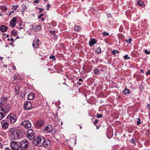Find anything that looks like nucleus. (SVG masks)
Returning <instances> with one entry per match:
<instances>
[{"instance_id":"obj_38","label":"nucleus","mask_w":150,"mask_h":150,"mask_svg":"<svg viewBox=\"0 0 150 150\" xmlns=\"http://www.w3.org/2000/svg\"><path fill=\"white\" fill-rule=\"evenodd\" d=\"M50 5L49 4H47V10H49L50 8Z\"/></svg>"},{"instance_id":"obj_8","label":"nucleus","mask_w":150,"mask_h":150,"mask_svg":"<svg viewBox=\"0 0 150 150\" xmlns=\"http://www.w3.org/2000/svg\"><path fill=\"white\" fill-rule=\"evenodd\" d=\"M32 108V104L30 102L27 101L24 103V108L26 110H29L31 109Z\"/></svg>"},{"instance_id":"obj_30","label":"nucleus","mask_w":150,"mask_h":150,"mask_svg":"<svg viewBox=\"0 0 150 150\" xmlns=\"http://www.w3.org/2000/svg\"><path fill=\"white\" fill-rule=\"evenodd\" d=\"M132 41L131 38H129L128 40H126L125 41L127 43H128L129 44H131Z\"/></svg>"},{"instance_id":"obj_35","label":"nucleus","mask_w":150,"mask_h":150,"mask_svg":"<svg viewBox=\"0 0 150 150\" xmlns=\"http://www.w3.org/2000/svg\"><path fill=\"white\" fill-rule=\"evenodd\" d=\"M11 34L12 35H13L14 36H16L17 33L15 31L13 30L11 32Z\"/></svg>"},{"instance_id":"obj_27","label":"nucleus","mask_w":150,"mask_h":150,"mask_svg":"<svg viewBox=\"0 0 150 150\" xmlns=\"http://www.w3.org/2000/svg\"><path fill=\"white\" fill-rule=\"evenodd\" d=\"M2 11H6L7 10V8L6 6H3L1 7Z\"/></svg>"},{"instance_id":"obj_34","label":"nucleus","mask_w":150,"mask_h":150,"mask_svg":"<svg viewBox=\"0 0 150 150\" xmlns=\"http://www.w3.org/2000/svg\"><path fill=\"white\" fill-rule=\"evenodd\" d=\"M103 117V115L102 114H99L98 113L97 114V117L98 118H99L102 117Z\"/></svg>"},{"instance_id":"obj_7","label":"nucleus","mask_w":150,"mask_h":150,"mask_svg":"<svg viewBox=\"0 0 150 150\" xmlns=\"http://www.w3.org/2000/svg\"><path fill=\"white\" fill-rule=\"evenodd\" d=\"M10 146L13 150H19V145L17 142L15 141H11L10 142Z\"/></svg>"},{"instance_id":"obj_5","label":"nucleus","mask_w":150,"mask_h":150,"mask_svg":"<svg viewBox=\"0 0 150 150\" xmlns=\"http://www.w3.org/2000/svg\"><path fill=\"white\" fill-rule=\"evenodd\" d=\"M6 118L9 120L12 124H14L17 120L16 116L14 114H10L6 117Z\"/></svg>"},{"instance_id":"obj_20","label":"nucleus","mask_w":150,"mask_h":150,"mask_svg":"<svg viewBox=\"0 0 150 150\" xmlns=\"http://www.w3.org/2000/svg\"><path fill=\"white\" fill-rule=\"evenodd\" d=\"M137 4L141 7H144L145 6L144 4L140 0H138L137 2Z\"/></svg>"},{"instance_id":"obj_6","label":"nucleus","mask_w":150,"mask_h":150,"mask_svg":"<svg viewBox=\"0 0 150 150\" xmlns=\"http://www.w3.org/2000/svg\"><path fill=\"white\" fill-rule=\"evenodd\" d=\"M26 135H27V137L29 139L32 140L34 138L35 134L34 132L32 129H30L28 130Z\"/></svg>"},{"instance_id":"obj_48","label":"nucleus","mask_w":150,"mask_h":150,"mask_svg":"<svg viewBox=\"0 0 150 150\" xmlns=\"http://www.w3.org/2000/svg\"><path fill=\"white\" fill-rule=\"evenodd\" d=\"M4 150H11L10 149V148H9L8 147H6L5 148Z\"/></svg>"},{"instance_id":"obj_2","label":"nucleus","mask_w":150,"mask_h":150,"mask_svg":"<svg viewBox=\"0 0 150 150\" xmlns=\"http://www.w3.org/2000/svg\"><path fill=\"white\" fill-rule=\"evenodd\" d=\"M19 147L21 150H25L28 146V141L27 139H24L20 142Z\"/></svg>"},{"instance_id":"obj_46","label":"nucleus","mask_w":150,"mask_h":150,"mask_svg":"<svg viewBox=\"0 0 150 150\" xmlns=\"http://www.w3.org/2000/svg\"><path fill=\"white\" fill-rule=\"evenodd\" d=\"M98 120L97 119L94 122V124L96 125L98 122Z\"/></svg>"},{"instance_id":"obj_4","label":"nucleus","mask_w":150,"mask_h":150,"mask_svg":"<svg viewBox=\"0 0 150 150\" xmlns=\"http://www.w3.org/2000/svg\"><path fill=\"white\" fill-rule=\"evenodd\" d=\"M43 137L41 136H38L35 138L33 141V143L35 146L38 145L42 146L41 143L43 140Z\"/></svg>"},{"instance_id":"obj_44","label":"nucleus","mask_w":150,"mask_h":150,"mask_svg":"<svg viewBox=\"0 0 150 150\" xmlns=\"http://www.w3.org/2000/svg\"><path fill=\"white\" fill-rule=\"evenodd\" d=\"M39 9L40 10L39 11V13H41L43 11H44V10L43 9L41 8H39Z\"/></svg>"},{"instance_id":"obj_53","label":"nucleus","mask_w":150,"mask_h":150,"mask_svg":"<svg viewBox=\"0 0 150 150\" xmlns=\"http://www.w3.org/2000/svg\"><path fill=\"white\" fill-rule=\"evenodd\" d=\"M40 18L41 19V20L42 21H44V20H45V19H44V18Z\"/></svg>"},{"instance_id":"obj_62","label":"nucleus","mask_w":150,"mask_h":150,"mask_svg":"<svg viewBox=\"0 0 150 150\" xmlns=\"http://www.w3.org/2000/svg\"><path fill=\"white\" fill-rule=\"evenodd\" d=\"M13 42H12V43H11L10 44V45H12V44H13Z\"/></svg>"},{"instance_id":"obj_32","label":"nucleus","mask_w":150,"mask_h":150,"mask_svg":"<svg viewBox=\"0 0 150 150\" xmlns=\"http://www.w3.org/2000/svg\"><path fill=\"white\" fill-rule=\"evenodd\" d=\"M49 59H52L53 60H55L56 59V57L55 56H53L52 55H51L49 57Z\"/></svg>"},{"instance_id":"obj_55","label":"nucleus","mask_w":150,"mask_h":150,"mask_svg":"<svg viewBox=\"0 0 150 150\" xmlns=\"http://www.w3.org/2000/svg\"><path fill=\"white\" fill-rule=\"evenodd\" d=\"M13 68H14V69H16V68L15 66H13Z\"/></svg>"},{"instance_id":"obj_1","label":"nucleus","mask_w":150,"mask_h":150,"mask_svg":"<svg viewBox=\"0 0 150 150\" xmlns=\"http://www.w3.org/2000/svg\"><path fill=\"white\" fill-rule=\"evenodd\" d=\"M9 132L10 138L12 140L19 139L23 137V134L19 129L13 127L10 129Z\"/></svg>"},{"instance_id":"obj_64","label":"nucleus","mask_w":150,"mask_h":150,"mask_svg":"<svg viewBox=\"0 0 150 150\" xmlns=\"http://www.w3.org/2000/svg\"><path fill=\"white\" fill-rule=\"evenodd\" d=\"M30 35H31V34L30 33H28Z\"/></svg>"},{"instance_id":"obj_17","label":"nucleus","mask_w":150,"mask_h":150,"mask_svg":"<svg viewBox=\"0 0 150 150\" xmlns=\"http://www.w3.org/2000/svg\"><path fill=\"white\" fill-rule=\"evenodd\" d=\"M52 130V127L51 126H47L44 128V132L45 133H49Z\"/></svg>"},{"instance_id":"obj_9","label":"nucleus","mask_w":150,"mask_h":150,"mask_svg":"<svg viewBox=\"0 0 150 150\" xmlns=\"http://www.w3.org/2000/svg\"><path fill=\"white\" fill-rule=\"evenodd\" d=\"M21 125L23 126L26 128H29L31 126V123L28 120H25L21 122L20 124Z\"/></svg>"},{"instance_id":"obj_37","label":"nucleus","mask_w":150,"mask_h":150,"mask_svg":"<svg viewBox=\"0 0 150 150\" xmlns=\"http://www.w3.org/2000/svg\"><path fill=\"white\" fill-rule=\"evenodd\" d=\"M124 58L125 59H130V57H128L127 55H126L124 56Z\"/></svg>"},{"instance_id":"obj_40","label":"nucleus","mask_w":150,"mask_h":150,"mask_svg":"<svg viewBox=\"0 0 150 150\" xmlns=\"http://www.w3.org/2000/svg\"><path fill=\"white\" fill-rule=\"evenodd\" d=\"M130 142H132L133 144H134L135 143V142L134 141V139L133 138L132 139L131 141H130Z\"/></svg>"},{"instance_id":"obj_42","label":"nucleus","mask_w":150,"mask_h":150,"mask_svg":"<svg viewBox=\"0 0 150 150\" xmlns=\"http://www.w3.org/2000/svg\"><path fill=\"white\" fill-rule=\"evenodd\" d=\"M34 3L35 4H38L40 2L39 0H35L33 1Z\"/></svg>"},{"instance_id":"obj_50","label":"nucleus","mask_w":150,"mask_h":150,"mask_svg":"<svg viewBox=\"0 0 150 150\" xmlns=\"http://www.w3.org/2000/svg\"><path fill=\"white\" fill-rule=\"evenodd\" d=\"M3 147V145L2 144H1V143H0V148H2Z\"/></svg>"},{"instance_id":"obj_39","label":"nucleus","mask_w":150,"mask_h":150,"mask_svg":"<svg viewBox=\"0 0 150 150\" xmlns=\"http://www.w3.org/2000/svg\"><path fill=\"white\" fill-rule=\"evenodd\" d=\"M144 52L146 54H150V51H148L146 49L144 50Z\"/></svg>"},{"instance_id":"obj_22","label":"nucleus","mask_w":150,"mask_h":150,"mask_svg":"<svg viewBox=\"0 0 150 150\" xmlns=\"http://www.w3.org/2000/svg\"><path fill=\"white\" fill-rule=\"evenodd\" d=\"M122 93H124L125 95H126L127 94H129L130 93V91L127 88H125L124 90L122 91Z\"/></svg>"},{"instance_id":"obj_57","label":"nucleus","mask_w":150,"mask_h":150,"mask_svg":"<svg viewBox=\"0 0 150 150\" xmlns=\"http://www.w3.org/2000/svg\"><path fill=\"white\" fill-rule=\"evenodd\" d=\"M11 12H9V13L8 15H9V16H10V15H11Z\"/></svg>"},{"instance_id":"obj_33","label":"nucleus","mask_w":150,"mask_h":150,"mask_svg":"<svg viewBox=\"0 0 150 150\" xmlns=\"http://www.w3.org/2000/svg\"><path fill=\"white\" fill-rule=\"evenodd\" d=\"M15 92L16 93V94H18L19 93L18 88V89H17V88H15Z\"/></svg>"},{"instance_id":"obj_28","label":"nucleus","mask_w":150,"mask_h":150,"mask_svg":"<svg viewBox=\"0 0 150 150\" xmlns=\"http://www.w3.org/2000/svg\"><path fill=\"white\" fill-rule=\"evenodd\" d=\"M18 7V5H13L12 6V9L13 10H16Z\"/></svg>"},{"instance_id":"obj_11","label":"nucleus","mask_w":150,"mask_h":150,"mask_svg":"<svg viewBox=\"0 0 150 150\" xmlns=\"http://www.w3.org/2000/svg\"><path fill=\"white\" fill-rule=\"evenodd\" d=\"M42 141V142L41 143L42 146L43 145L45 147H47L50 144V140L47 139H45L44 137H43Z\"/></svg>"},{"instance_id":"obj_3","label":"nucleus","mask_w":150,"mask_h":150,"mask_svg":"<svg viewBox=\"0 0 150 150\" xmlns=\"http://www.w3.org/2000/svg\"><path fill=\"white\" fill-rule=\"evenodd\" d=\"M9 105V104L7 103L5 105L0 106L1 108V110L3 111L5 114H7L11 110L10 108Z\"/></svg>"},{"instance_id":"obj_23","label":"nucleus","mask_w":150,"mask_h":150,"mask_svg":"<svg viewBox=\"0 0 150 150\" xmlns=\"http://www.w3.org/2000/svg\"><path fill=\"white\" fill-rule=\"evenodd\" d=\"M74 30L76 31H79L81 30V27L79 26H76L74 28Z\"/></svg>"},{"instance_id":"obj_19","label":"nucleus","mask_w":150,"mask_h":150,"mask_svg":"<svg viewBox=\"0 0 150 150\" xmlns=\"http://www.w3.org/2000/svg\"><path fill=\"white\" fill-rule=\"evenodd\" d=\"M89 43L90 46L91 47L92 45L96 43V40L92 38L90 39Z\"/></svg>"},{"instance_id":"obj_60","label":"nucleus","mask_w":150,"mask_h":150,"mask_svg":"<svg viewBox=\"0 0 150 150\" xmlns=\"http://www.w3.org/2000/svg\"><path fill=\"white\" fill-rule=\"evenodd\" d=\"M92 9L93 10H95V8H94V7H93V8H92Z\"/></svg>"},{"instance_id":"obj_26","label":"nucleus","mask_w":150,"mask_h":150,"mask_svg":"<svg viewBox=\"0 0 150 150\" xmlns=\"http://www.w3.org/2000/svg\"><path fill=\"white\" fill-rule=\"evenodd\" d=\"M5 116V115L3 113L0 112V121Z\"/></svg>"},{"instance_id":"obj_41","label":"nucleus","mask_w":150,"mask_h":150,"mask_svg":"<svg viewBox=\"0 0 150 150\" xmlns=\"http://www.w3.org/2000/svg\"><path fill=\"white\" fill-rule=\"evenodd\" d=\"M103 34V35H108L109 34L108 33H106L105 31H104Z\"/></svg>"},{"instance_id":"obj_12","label":"nucleus","mask_w":150,"mask_h":150,"mask_svg":"<svg viewBox=\"0 0 150 150\" xmlns=\"http://www.w3.org/2000/svg\"><path fill=\"white\" fill-rule=\"evenodd\" d=\"M1 124L2 128L4 129H6L8 127V124L6 120H2L1 121Z\"/></svg>"},{"instance_id":"obj_47","label":"nucleus","mask_w":150,"mask_h":150,"mask_svg":"<svg viewBox=\"0 0 150 150\" xmlns=\"http://www.w3.org/2000/svg\"><path fill=\"white\" fill-rule=\"evenodd\" d=\"M50 32L51 34H54L55 33V31L50 30Z\"/></svg>"},{"instance_id":"obj_58","label":"nucleus","mask_w":150,"mask_h":150,"mask_svg":"<svg viewBox=\"0 0 150 150\" xmlns=\"http://www.w3.org/2000/svg\"><path fill=\"white\" fill-rule=\"evenodd\" d=\"M10 12H11V13H13L14 12V11H11Z\"/></svg>"},{"instance_id":"obj_21","label":"nucleus","mask_w":150,"mask_h":150,"mask_svg":"<svg viewBox=\"0 0 150 150\" xmlns=\"http://www.w3.org/2000/svg\"><path fill=\"white\" fill-rule=\"evenodd\" d=\"M7 27L3 25H1L0 27V30L2 32H5L7 30Z\"/></svg>"},{"instance_id":"obj_59","label":"nucleus","mask_w":150,"mask_h":150,"mask_svg":"<svg viewBox=\"0 0 150 150\" xmlns=\"http://www.w3.org/2000/svg\"><path fill=\"white\" fill-rule=\"evenodd\" d=\"M9 37V35H6V37L8 38Z\"/></svg>"},{"instance_id":"obj_16","label":"nucleus","mask_w":150,"mask_h":150,"mask_svg":"<svg viewBox=\"0 0 150 150\" xmlns=\"http://www.w3.org/2000/svg\"><path fill=\"white\" fill-rule=\"evenodd\" d=\"M32 29L35 32H38L41 29V27L40 25H38L36 26H34L33 25H32Z\"/></svg>"},{"instance_id":"obj_49","label":"nucleus","mask_w":150,"mask_h":150,"mask_svg":"<svg viewBox=\"0 0 150 150\" xmlns=\"http://www.w3.org/2000/svg\"><path fill=\"white\" fill-rule=\"evenodd\" d=\"M10 40L11 41H12V42H14V40L13 39V38H11L10 39Z\"/></svg>"},{"instance_id":"obj_15","label":"nucleus","mask_w":150,"mask_h":150,"mask_svg":"<svg viewBox=\"0 0 150 150\" xmlns=\"http://www.w3.org/2000/svg\"><path fill=\"white\" fill-rule=\"evenodd\" d=\"M7 99L5 97H2L1 98V102L0 103V106L6 104L7 101Z\"/></svg>"},{"instance_id":"obj_43","label":"nucleus","mask_w":150,"mask_h":150,"mask_svg":"<svg viewBox=\"0 0 150 150\" xmlns=\"http://www.w3.org/2000/svg\"><path fill=\"white\" fill-rule=\"evenodd\" d=\"M44 16V14L43 13H41V14H40L39 16L38 17V18L39 19H40V18H41V17L42 16Z\"/></svg>"},{"instance_id":"obj_13","label":"nucleus","mask_w":150,"mask_h":150,"mask_svg":"<svg viewBox=\"0 0 150 150\" xmlns=\"http://www.w3.org/2000/svg\"><path fill=\"white\" fill-rule=\"evenodd\" d=\"M40 42V41L38 39H35L34 40L32 44L33 47L35 48H37L39 44V43Z\"/></svg>"},{"instance_id":"obj_10","label":"nucleus","mask_w":150,"mask_h":150,"mask_svg":"<svg viewBox=\"0 0 150 150\" xmlns=\"http://www.w3.org/2000/svg\"><path fill=\"white\" fill-rule=\"evenodd\" d=\"M45 124V122L41 119L38 120L36 122L35 124L36 126L38 128H40L42 127Z\"/></svg>"},{"instance_id":"obj_14","label":"nucleus","mask_w":150,"mask_h":150,"mask_svg":"<svg viewBox=\"0 0 150 150\" xmlns=\"http://www.w3.org/2000/svg\"><path fill=\"white\" fill-rule=\"evenodd\" d=\"M17 20V18L16 17H14L11 20L10 22V26L14 27L16 25V21Z\"/></svg>"},{"instance_id":"obj_31","label":"nucleus","mask_w":150,"mask_h":150,"mask_svg":"<svg viewBox=\"0 0 150 150\" xmlns=\"http://www.w3.org/2000/svg\"><path fill=\"white\" fill-rule=\"evenodd\" d=\"M99 72V70L98 69H95L94 70V73L96 75H97L98 74Z\"/></svg>"},{"instance_id":"obj_54","label":"nucleus","mask_w":150,"mask_h":150,"mask_svg":"<svg viewBox=\"0 0 150 150\" xmlns=\"http://www.w3.org/2000/svg\"><path fill=\"white\" fill-rule=\"evenodd\" d=\"M77 83L79 85H81V83H79L78 82H77Z\"/></svg>"},{"instance_id":"obj_36","label":"nucleus","mask_w":150,"mask_h":150,"mask_svg":"<svg viewBox=\"0 0 150 150\" xmlns=\"http://www.w3.org/2000/svg\"><path fill=\"white\" fill-rule=\"evenodd\" d=\"M141 120L139 118H138V120L137 121V125H139L141 124Z\"/></svg>"},{"instance_id":"obj_61","label":"nucleus","mask_w":150,"mask_h":150,"mask_svg":"<svg viewBox=\"0 0 150 150\" xmlns=\"http://www.w3.org/2000/svg\"><path fill=\"white\" fill-rule=\"evenodd\" d=\"M10 39L9 38H8L7 39V41H9V40H10Z\"/></svg>"},{"instance_id":"obj_24","label":"nucleus","mask_w":150,"mask_h":150,"mask_svg":"<svg viewBox=\"0 0 150 150\" xmlns=\"http://www.w3.org/2000/svg\"><path fill=\"white\" fill-rule=\"evenodd\" d=\"M95 52L98 54H100L101 52V50L100 47H97L95 50Z\"/></svg>"},{"instance_id":"obj_18","label":"nucleus","mask_w":150,"mask_h":150,"mask_svg":"<svg viewBox=\"0 0 150 150\" xmlns=\"http://www.w3.org/2000/svg\"><path fill=\"white\" fill-rule=\"evenodd\" d=\"M35 98V95L34 93L31 92L27 96L28 99V100H32Z\"/></svg>"},{"instance_id":"obj_56","label":"nucleus","mask_w":150,"mask_h":150,"mask_svg":"<svg viewBox=\"0 0 150 150\" xmlns=\"http://www.w3.org/2000/svg\"><path fill=\"white\" fill-rule=\"evenodd\" d=\"M2 139L0 137V142H1L2 141Z\"/></svg>"},{"instance_id":"obj_25","label":"nucleus","mask_w":150,"mask_h":150,"mask_svg":"<svg viewBox=\"0 0 150 150\" xmlns=\"http://www.w3.org/2000/svg\"><path fill=\"white\" fill-rule=\"evenodd\" d=\"M22 9L21 10V11L23 13L24 12L26 9V6L25 5H23L22 6Z\"/></svg>"},{"instance_id":"obj_63","label":"nucleus","mask_w":150,"mask_h":150,"mask_svg":"<svg viewBox=\"0 0 150 150\" xmlns=\"http://www.w3.org/2000/svg\"><path fill=\"white\" fill-rule=\"evenodd\" d=\"M150 104H148V107H149V106H150Z\"/></svg>"},{"instance_id":"obj_45","label":"nucleus","mask_w":150,"mask_h":150,"mask_svg":"<svg viewBox=\"0 0 150 150\" xmlns=\"http://www.w3.org/2000/svg\"><path fill=\"white\" fill-rule=\"evenodd\" d=\"M146 75H148L149 74H150V70H148V71L146 72Z\"/></svg>"},{"instance_id":"obj_51","label":"nucleus","mask_w":150,"mask_h":150,"mask_svg":"<svg viewBox=\"0 0 150 150\" xmlns=\"http://www.w3.org/2000/svg\"><path fill=\"white\" fill-rule=\"evenodd\" d=\"M79 81H82L83 80L81 78H79Z\"/></svg>"},{"instance_id":"obj_29","label":"nucleus","mask_w":150,"mask_h":150,"mask_svg":"<svg viewBox=\"0 0 150 150\" xmlns=\"http://www.w3.org/2000/svg\"><path fill=\"white\" fill-rule=\"evenodd\" d=\"M112 52L113 55H115L116 53L118 54L119 53V52L117 50H113L112 51Z\"/></svg>"},{"instance_id":"obj_52","label":"nucleus","mask_w":150,"mask_h":150,"mask_svg":"<svg viewBox=\"0 0 150 150\" xmlns=\"http://www.w3.org/2000/svg\"><path fill=\"white\" fill-rule=\"evenodd\" d=\"M140 71L142 73H144V70L142 69H141L140 70Z\"/></svg>"}]
</instances>
